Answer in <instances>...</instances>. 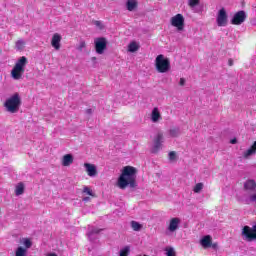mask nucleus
<instances>
[{
  "mask_svg": "<svg viewBox=\"0 0 256 256\" xmlns=\"http://www.w3.org/2000/svg\"><path fill=\"white\" fill-rule=\"evenodd\" d=\"M23 245L25 247L24 249H26V251H27V249H31V247H33V242H31V239H29V238H24Z\"/></svg>",
  "mask_w": 256,
  "mask_h": 256,
  "instance_id": "4be33fe9",
  "label": "nucleus"
},
{
  "mask_svg": "<svg viewBox=\"0 0 256 256\" xmlns=\"http://www.w3.org/2000/svg\"><path fill=\"white\" fill-rule=\"evenodd\" d=\"M100 232L101 230H97V229L92 230V233H100Z\"/></svg>",
  "mask_w": 256,
  "mask_h": 256,
  "instance_id": "58836bf2",
  "label": "nucleus"
},
{
  "mask_svg": "<svg viewBox=\"0 0 256 256\" xmlns=\"http://www.w3.org/2000/svg\"><path fill=\"white\" fill-rule=\"evenodd\" d=\"M131 248L129 246H125L123 249L120 250V256H129Z\"/></svg>",
  "mask_w": 256,
  "mask_h": 256,
  "instance_id": "5701e85b",
  "label": "nucleus"
},
{
  "mask_svg": "<svg viewBox=\"0 0 256 256\" xmlns=\"http://www.w3.org/2000/svg\"><path fill=\"white\" fill-rule=\"evenodd\" d=\"M27 57L22 56L20 57L17 62L15 63L14 67L11 70V77L15 79V81H19V79L23 78V74L25 73V67H27Z\"/></svg>",
  "mask_w": 256,
  "mask_h": 256,
  "instance_id": "f03ea898",
  "label": "nucleus"
},
{
  "mask_svg": "<svg viewBox=\"0 0 256 256\" xmlns=\"http://www.w3.org/2000/svg\"><path fill=\"white\" fill-rule=\"evenodd\" d=\"M131 227H132L133 231H141V229H143V225H141L137 221H131Z\"/></svg>",
  "mask_w": 256,
  "mask_h": 256,
  "instance_id": "412c9836",
  "label": "nucleus"
},
{
  "mask_svg": "<svg viewBox=\"0 0 256 256\" xmlns=\"http://www.w3.org/2000/svg\"><path fill=\"white\" fill-rule=\"evenodd\" d=\"M15 256H27V249L23 247H18L15 252Z\"/></svg>",
  "mask_w": 256,
  "mask_h": 256,
  "instance_id": "aec40b11",
  "label": "nucleus"
},
{
  "mask_svg": "<svg viewBox=\"0 0 256 256\" xmlns=\"http://www.w3.org/2000/svg\"><path fill=\"white\" fill-rule=\"evenodd\" d=\"M245 19H247V14L245 11L240 10L236 12L231 20L232 25H242V23H245Z\"/></svg>",
  "mask_w": 256,
  "mask_h": 256,
  "instance_id": "6e6552de",
  "label": "nucleus"
},
{
  "mask_svg": "<svg viewBox=\"0 0 256 256\" xmlns=\"http://www.w3.org/2000/svg\"><path fill=\"white\" fill-rule=\"evenodd\" d=\"M84 167L89 177H95V175H97V167H95V165L90 163H85Z\"/></svg>",
  "mask_w": 256,
  "mask_h": 256,
  "instance_id": "f8f14e48",
  "label": "nucleus"
},
{
  "mask_svg": "<svg viewBox=\"0 0 256 256\" xmlns=\"http://www.w3.org/2000/svg\"><path fill=\"white\" fill-rule=\"evenodd\" d=\"M83 193H86V195H90V197H95V194H93V190H91V188L87 186L83 188Z\"/></svg>",
  "mask_w": 256,
  "mask_h": 256,
  "instance_id": "a878e982",
  "label": "nucleus"
},
{
  "mask_svg": "<svg viewBox=\"0 0 256 256\" xmlns=\"http://www.w3.org/2000/svg\"><path fill=\"white\" fill-rule=\"evenodd\" d=\"M62 165L63 167H69L70 165H73V155L66 154L62 158Z\"/></svg>",
  "mask_w": 256,
  "mask_h": 256,
  "instance_id": "2eb2a0df",
  "label": "nucleus"
},
{
  "mask_svg": "<svg viewBox=\"0 0 256 256\" xmlns=\"http://www.w3.org/2000/svg\"><path fill=\"white\" fill-rule=\"evenodd\" d=\"M166 255L167 256H175L176 255L175 250L173 248H167Z\"/></svg>",
  "mask_w": 256,
  "mask_h": 256,
  "instance_id": "c85d7f7f",
  "label": "nucleus"
},
{
  "mask_svg": "<svg viewBox=\"0 0 256 256\" xmlns=\"http://www.w3.org/2000/svg\"><path fill=\"white\" fill-rule=\"evenodd\" d=\"M256 153V141L253 142V144L250 146V148L244 152L243 157L247 159L248 157H251V155H255Z\"/></svg>",
  "mask_w": 256,
  "mask_h": 256,
  "instance_id": "dca6fc26",
  "label": "nucleus"
},
{
  "mask_svg": "<svg viewBox=\"0 0 256 256\" xmlns=\"http://www.w3.org/2000/svg\"><path fill=\"white\" fill-rule=\"evenodd\" d=\"M94 43L96 53H98V55H103L105 49H107V39L105 37L96 38Z\"/></svg>",
  "mask_w": 256,
  "mask_h": 256,
  "instance_id": "423d86ee",
  "label": "nucleus"
},
{
  "mask_svg": "<svg viewBox=\"0 0 256 256\" xmlns=\"http://www.w3.org/2000/svg\"><path fill=\"white\" fill-rule=\"evenodd\" d=\"M137 0H128L126 3V7L129 11H135L137 9Z\"/></svg>",
  "mask_w": 256,
  "mask_h": 256,
  "instance_id": "a211bd4d",
  "label": "nucleus"
},
{
  "mask_svg": "<svg viewBox=\"0 0 256 256\" xmlns=\"http://www.w3.org/2000/svg\"><path fill=\"white\" fill-rule=\"evenodd\" d=\"M155 67L158 73H167L171 69V61H169V58H165L163 54H160L155 59Z\"/></svg>",
  "mask_w": 256,
  "mask_h": 256,
  "instance_id": "20e7f679",
  "label": "nucleus"
},
{
  "mask_svg": "<svg viewBox=\"0 0 256 256\" xmlns=\"http://www.w3.org/2000/svg\"><path fill=\"white\" fill-rule=\"evenodd\" d=\"M137 168L133 166H125L118 178L119 189H127L129 185L132 189L137 187Z\"/></svg>",
  "mask_w": 256,
  "mask_h": 256,
  "instance_id": "f257e3e1",
  "label": "nucleus"
},
{
  "mask_svg": "<svg viewBox=\"0 0 256 256\" xmlns=\"http://www.w3.org/2000/svg\"><path fill=\"white\" fill-rule=\"evenodd\" d=\"M227 22H228L227 11L225 10V8H222L218 11L216 23L218 27H226Z\"/></svg>",
  "mask_w": 256,
  "mask_h": 256,
  "instance_id": "0eeeda50",
  "label": "nucleus"
},
{
  "mask_svg": "<svg viewBox=\"0 0 256 256\" xmlns=\"http://www.w3.org/2000/svg\"><path fill=\"white\" fill-rule=\"evenodd\" d=\"M86 113H87L88 115H91V113H93V109H87V110H86Z\"/></svg>",
  "mask_w": 256,
  "mask_h": 256,
  "instance_id": "4c0bfd02",
  "label": "nucleus"
},
{
  "mask_svg": "<svg viewBox=\"0 0 256 256\" xmlns=\"http://www.w3.org/2000/svg\"><path fill=\"white\" fill-rule=\"evenodd\" d=\"M61 39L62 38L59 33H55L52 36L51 45L56 51H59V49H61Z\"/></svg>",
  "mask_w": 256,
  "mask_h": 256,
  "instance_id": "9d476101",
  "label": "nucleus"
},
{
  "mask_svg": "<svg viewBox=\"0 0 256 256\" xmlns=\"http://www.w3.org/2000/svg\"><path fill=\"white\" fill-rule=\"evenodd\" d=\"M25 193V184L22 182L18 183L16 188H15V195H23Z\"/></svg>",
  "mask_w": 256,
  "mask_h": 256,
  "instance_id": "f3484780",
  "label": "nucleus"
},
{
  "mask_svg": "<svg viewBox=\"0 0 256 256\" xmlns=\"http://www.w3.org/2000/svg\"><path fill=\"white\" fill-rule=\"evenodd\" d=\"M171 26L176 27L178 31H183V27H185V18L182 14H176L171 18Z\"/></svg>",
  "mask_w": 256,
  "mask_h": 256,
  "instance_id": "39448f33",
  "label": "nucleus"
},
{
  "mask_svg": "<svg viewBox=\"0 0 256 256\" xmlns=\"http://www.w3.org/2000/svg\"><path fill=\"white\" fill-rule=\"evenodd\" d=\"M47 256H57L56 253H49Z\"/></svg>",
  "mask_w": 256,
  "mask_h": 256,
  "instance_id": "ea45409f",
  "label": "nucleus"
},
{
  "mask_svg": "<svg viewBox=\"0 0 256 256\" xmlns=\"http://www.w3.org/2000/svg\"><path fill=\"white\" fill-rule=\"evenodd\" d=\"M169 133L170 137H179V128H171Z\"/></svg>",
  "mask_w": 256,
  "mask_h": 256,
  "instance_id": "b1692460",
  "label": "nucleus"
},
{
  "mask_svg": "<svg viewBox=\"0 0 256 256\" xmlns=\"http://www.w3.org/2000/svg\"><path fill=\"white\" fill-rule=\"evenodd\" d=\"M138 256H147V255L144 254V255H138Z\"/></svg>",
  "mask_w": 256,
  "mask_h": 256,
  "instance_id": "79ce46f5",
  "label": "nucleus"
},
{
  "mask_svg": "<svg viewBox=\"0 0 256 256\" xmlns=\"http://www.w3.org/2000/svg\"><path fill=\"white\" fill-rule=\"evenodd\" d=\"M228 65H229V67H233V59L232 58L228 59Z\"/></svg>",
  "mask_w": 256,
  "mask_h": 256,
  "instance_id": "72a5a7b5",
  "label": "nucleus"
},
{
  "mask_svg": "<svg viewBox=\"0 0 256 256\" xmlns=\"http://www.w3.org/2000/svg\"><path fill=\"white\" fill-rule=\"evenodd\" d=\"M179 85H180L181 87L185 86V78H180Z\"/></svg>",
  "mask_w": 256,
  "mask_h": 256,
  "instance_id": "473e14b6",
  "label": "nucleus"
},
{
  "mask_svg": "<svg viewBox=\"0 0 256 256\" xmlns=\"http://www.w3.org/2000/svg\"><path fill=\"white\" fill-rule=\"evenodd\" d=\"M169 159L170 161H175V159H177V153H175V151H171L169 153Z\"/></svg>",
  "mask_w": 256,
  "mask_h": 256,
  "instance_id": "c756f323",
  "label": "nucleus"
},
{
  "mask_svg": "<svg viewBox=\"0 0 256 256\" xmlns=\"http://www.w3.org/2000/svg\"><path fill=\"white\" fill-rule=\"evenodd\" d=\"M212 241H213V238L211 237V235H206V236H204V237L200 240V245H201L204 249H209V247H211Z\"/></svg>",
  "mask_w": 256,
  "mask_h": 256,
  "instance_id": "ddd939ff",
  "label": "nucleus"
},
{
  "mask_svg": "<svg viewBox=\"0 0 256 256\" xmlns=\"http://www.w3.org/2000/svg\"><path fill=\"white\" fill-rule=\"evenodd\" d=\"M250 201H256V193L250 196Z\"/></svg>",
  "mask_w": 256,
  "mask_h": 256,
  "instance_id": "f704fd0d",
  "label": "nucleus"
},
{
  "mask_svg": "<svg viewBox=\"0 0 256 256\" xmlns=\"http://www.w3.org/2000/svg\"><path fill=\"white\" fill-rule=\"evenodd\" d=\"M4 107L8 113H17L19 107H21V96H19V93H14L8 98L4 103Z\"/></svg>",
  "mask_w": 256,
  "mask_h": 256,
  "instance_id": "7ed1b4c3",
  "label": "nucleus"
},
{
  "mask_svg": "<svg viewBox=\"0 0 256 256\" xmlns=\"http://www.w3.org/2000/svg\"><path fill=\"white\" fill-rule=\"evenodd\" d=\"M94 24L96 25V27H101V21H95Z\"/></svg>",
  "mask_w": 256,
  "mask_h": 256,
  "instance_id": "e433bc0d",
  "label": "nucleus"
},
{
  "mask_svg": "<svg viewBox=\"0 0 256 256\" xmlns=\"http://www.w3.org/2000/svg\"><path fill=\"white\" fill-rule=\"evenodd\" d=\"M230 143H231L232 145H235V144L237 143V138H234V139L230 140Z\"/></svg>",
  "mask_w": 256,
  "mask_h": 256,
  "instance_id": "c9c22d12",
  "label": "nucleus"
},
{
  "mask_svg": "<svg viewBox=\"0 0 256 256\" xmlns=\"http://www.w3.org/2000/svg\"><path fill=\"white\" fill-rule=\"evenodd\" d=\"M193 191L195 193H199L200 191H203V183H197L194 188H193Z\"/></svg>",
  "mask_w": 256,
  "mask_h": 256,
  "instance_id": "393cba45",
  "label": "nucleus"
},
{
  "mask_svg": "<svg viewBox=\"0 0 256 256\" xmlns=\"http://www.w3.org/2000/svg\"><path fill=\"white\" fill-rule=\"evenodd\" d=\"M128 51L130 53H135V51H139V45L137 42L133 41L128 45Z\"/></svg>",
  "mask_w": 256,
  "mask_h": 256,
  "instance_id": "6ab92c4d",
  "label": "nucleus"
},
{
  "mask_svg": "<svg viewBox=\"0 0 256 256\" xmlns=\"http://www.w3.org/2000/svg\"><path fill=\"white\" fill-rule=\"evenodd\" d=\"M163 143V132H158L154 138L152 153H159Z\"/></svg>",
  "mask_w": 256,
  "mask_h": 256,
  "instance_id": "1a4fd4ad",
  "label": "nucleus"
},
{
  "mask_svg": "<svg viewBox=\"0 0 256 256\" xmlns=\"http://www.w3.org/2000/svg\"><path fill=\"white\" fill-rule=\"evenodd\" d=\"M212 249H217L219 247V244L217 242H211V246Z\"/></svg>",
  "mask_w": 256,
  "mask_h": 256,
  "instance_id": "2f4dec72",
  "label": "nucleus"
},
{
  "mask_svg": "<svg viewBox=\"0 0 256 256\" xmlns=\"http://www.w3.org/2000/svg\"><path fill=\"white\" fill-rule=\"evenodd\" d=\"M25 47V42L23 40H18L16 42V48L21 51V49H24Z\"/></svg>",
  "mask_w": 256,
  "mask_h": 256,
  "instance_id": "bb28decb",
  "label": "nucleus"
},
{
  "mask_svg": "<svg viewBox=\"0 0 256 256\" xmlns=\"http://www.w3.org/2000/svg\"><path fill=\"white\" fill-rule=\"evenodd\" d=\"M162 117H161V112H159V108L155 107L152 110L151 113V121L152 123H157L159 121H161Z\"/></svg>",
  "mask_w": 256,
  "mask_h": 256,
  "instance_id": "4468645a",
  "label": "nucleus"
},
{
  "mask_svg": "<svg viewBox=\"0 0 256 256\" xmlns=\"http://www.w3.org/2000/svg\"><path fill=\"white\" fill-rule=\"evenodd\" d=\"M189 7H197L199 5V0H188Z\"/></svg>",
  "mask_w": 256,
  "mask_h": 256,
  "instance_id": "cd10ccee",
  "label": "nucleus"
},
{
  "mask_svg": "<svg viewBox=\"0 0 256 256\" xmlns=\"http://www.w3.org/2000/svg\"><path fill=\"white\" fill-rule=\"evenodd\" d=\"M83 201H85V202L89 201V197L83 198Z\"/></svg>",
  "mask_w": 256,
  "mask_h": 256,
  "instance_id": "a19ab883",
  "label": "nucleus"
},
{
  "mask_svg": "<svg viewBox=\"0 0 256 256\" xmlns=\"http://www.w3.org/2000/svg\"><path fill=\"white\" fill-rule=\"evenodd\" d=\"M85 47H87V44L85 43V41H81L78 46V51H83V49H85Z\"/></svg>",
  "mask_w": 256,
  "mask_h": 256,
  "instance_id": "7c9ffc66",
  "label": "nucleus"
},
{
  "mask_svg": "<svg viewBox=\"0 0 256 256\" xmlns=\"http://www.w3.org/2000/svg\"><path fill=\"white\" fill-rule=\"evenodd\" d=\"M179 223H181V220L179 218H172L168 226V231H170L171 233L177 231V229H179Z\"/></svg>",
  "mask_w": 256,
  "mask_h": 256,
  "instance_id": "9b49d317",
  "label": "nucleus"
}]
</instances>
